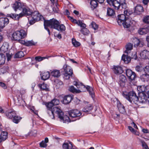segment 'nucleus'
Returning <instances> with one entry per match:
<instances>
[{
  "label": "nucleus",
  "mask_w": 149,
  "mask_h": 149,
  "mask_svg": "<svg viewBox=\"0 0 149 149\" xmlns=\"http://www.w3.org/2000/svg\"><path fill=\"white\" fill-rule=\"evenodd\" d=\"M59 102L58 100L54 99L51 102H44L47 108V112L51 118L54 119V114H57L61 121L64 122L63 112L58 107L54 106L59 104Z\"/></svg>",
  "instance_id": "f257e3e1"
},
{
  "label": "nucleus",
  "mask_w": 149,
  "mask_h": 149,
  "mask_svg": "<svg viewBox=\"0 0 149 149\" xmlns=\"http://www.w3.org/2000/svg\"><path fill=\"white\" fill-rule=\"evenodd\" d=\"M44 26H48L52 28H53L58 31H64L65 30V27L63 24H60V23L56 19L53 18L50 20H44Z\"/></svg>",
  "instance_id": "f03ea898"
},
{
  "label": "nucleus",
  "mask_w": 149,
  "mask_h": 149,
  "mask_svg": "<svg viewBox=\"0 0 149 149\" xmlns=\"http://www.w3.org/2000/svg\"><path fill=\"white\" fill-rule=\"evenodd\" d=\"M27 36V33L24 30L21 29L14 32L12 35L13 40L18 41L20 43V41H23L21 39L25 38Z\"/></svg>",
  "instance_id": "7ed1b4c3"
},
{
  "label": "nucleus",
  "mask_w": 149,
  "mask_h": 149,
  "mask_svg": "<svg viewBox=\"0 0 149 149\" xmlns=\"http://www.w3.org/2000/svg\"><path fill=\"white\" fill-rule=\"evenodd\" d=\"M68 18L72 22L77 24L79 26L83 28L81 30V32L82 34L84 35H88V34L89 31L88 29L85 28L86 27V24L83 23L81 20L77 21L72 17L68 16Z\"/></svg>",
  "instance_id": "20e7f679"
},
{
  "label": "nucleus",
  "mask_w": 149,
  "mask_h": 149,
  "mask_svg": "<svg viewBox=\"0 0 149 149\" xmlns=\"http://www.w3.org/2000/svg\"><path fill=\"white\" fill-rule=\"evenodd\" d=\"M123 96L129 100L130 102L132 103H136L138 101V97H137L136 94L133 91L130 92L129 93L127 92H124L123 93Z\"/></svg>",
  "instance_id": "39448f33"
},
{
  "label": "nucleus",
  "mask_w": 149,
  "mask_h": 149,
  "mask_svg": "<svg viewBox=\"0 0 149 149\" xmlns=\"http://www.w3.org/2000/svg\"><path fill=\"white\" fill-rule=\"evenodd\" d=\"M75 85L76 86L77 88H80V89L79 90H80L81 92H84L85 91V89H86L89 92L90 95H91L92 98H93L94 97L93 89L92 87L89 86H87V87H86L84 85L82 84H79L78 83H76Z\"/></svg>",
  "instance_id": "423d86ee"
},
{
  "label": "nucleus",
  "mask_w": 149,
  "mask_h": 149,
  "mask_svg": "<svg viewBox=\"0 0 149 149\" xmlns=\"http://www.w3.org/2000/svg\"><path fill=\"white\" fill-rule=\"evenodd\" d=\"M63 69L64 71L63 78L66 80L69 79L73 73L72 69L70 66L67 65H65L63 66Z\"/></svg>",
  "instance_id": "0eeeda50"
},
{
  "label": "nucleus",
  "mask_w": 149,
  "mask_h": 149,
  "mask_svg": "<svg viewBox=\"0 0 149 149\" xmlns=\"http://www.w3.org/2000/svg\"><path fill=\"white\" fill-rule=\"evenodd\" d=\"M31 17L32 19H30V18L29 19V23L31 24H33L36 21H38L40 20L42 16H41L40 14H38V12L35 11L33 13H31Z\"/></svg>",
  "instance_id": "6e6552de"
},
{
  "label": "nucleus",
  "mask_w": 149,
  "mask_h": 149,
  "mask_svg": "<svg viewBox=\"0 0 149 149\" xmlns=\"http://www.w3.org/2000/svg\"><path fill=\"white\" fill-rule=\"evenodd\" d=\"M69 116L72 118L78 117L81 115L80 111L78 110H72L68 112Z\"/></svg>",
  "instance_id": "1a4fd4ad"
},
{
  "label": "nucleus",
  "mask_w": 149,
  "mask_h": 149,
  "mask_svg": "<svg viewBox=\"0 0 149 149\" xmlns=\"http://www.w3.org/2000/svg\"><path fill=\"white\" fill-rule=\"evenodd\" d=\"M22 12L20 13L21 17L24 16H29L31 14L32 11L28 7H27L25 4V6L23 7Z\"/></svg>",
  "instance_id": "9d476101"
},
{
  "label": "nucleus",
  "mask_w": 149,
  "mask_h": 149,
  "mask_svg": "<svg viewBox=\"0 0 149 149\" xmlns=\"http://www.w3.org/2000/svg\"><path fill=\"white\" fill-rule=\"evenodd\" d=\"M16 111L13 109H8L5 112L6 116L8 118L12 119L16 115Z\"/></svg>",
  "instance_id": "9b49d317"
},
{
  "label": "nucleus",
  "mask_w": 149,
  "mask_h": 149,
  "mask_svg": "<svg viewBox=\"0 0 149 149\" xmlns=\"http://www.w3.org/2000/svg\"><path fill=\"white\" fill-rule=\"evenodd\" d=\"M107 1L110 5L113 6L115 9H118L120 6V2L116 0H107Z\"/></svg>",
  "instance_id": "f8f14e48"
},
{
  "label": "nucleus",
  "mask_w": 149,
  "mask_h": 149,
  "mask_svg": "<svg viewBox=\"0 0 149 149\" xmlns=\"http://www.w3.org/2000/svg\"><path fill=\"white\" fill-rule=\"evenodd\" d=\"M25 3H21L18 1H16L13 6V8L15 11H17V9L20 10L25 6Z\"/></svg>",
  "instance_id": "ddd939ff"
},
{
  "label": "nucleus",
  "mask_w": 149,
  "mask_h": 149,
  "mask_svg": "<svg viewBox=\"0 0 149 149\" xmlns=\"http://www.w3.org/2000/svg\"><path fill=\"white\" fill-rule=\"evenodd\" d=\"M126 73L127 76L131 80H134L136 77V75L134 72L131 70L127 69L126 70Z\"/></svg>",
  "instance_id": "4468645a"
},
{
  "label": "nucleus",
  "mask_w": 149,
  "mask_h": 149,
  "mask_svg": "<svg viewBox=\"0 0 149 149\" xmlns=\"http://www.w3.org/2000/svg\"><path fill=\"white\" fill-rule=\"evenodd\" d=\"M9 22V19L7 18H0V28L3 29L8 24Z\"/></svg>",
  "instance_id": "2eb2a0df"
},
{
  "label": "nucleus",
  "mask_w": 149,
  "mask_h": 149,
  "mask_svg": "<svg viewBox=\"0 0 149 149\" xmlns=\"http://www.w3.org/2000/svg\"><path fill=\"white\" fill-rule=\"evenodd\" d=\"M127 18L124 14L119 15L118 16L117 22L119 25L122 26V23Z\"/></svg>",
  "instance_id": "dca6fc26"
},
{
  "label": "nucleus",
  "mask_w": 149,
  "mask_h": 149,
  "mask_svg": "<svg viewBox=\"0 0 149 149\" xmlns=\"http://www.w3.org/2000/svg\"><path fill=\"white\" fill-rule=\"evenodd\" d=\"M147 97L144 93H140L139 96L138 97V101L142 103H144L148 100Z\"/></svg>",
  "instance_id": "f3484780"
},
{
  "label": "nucleus",
  "mask_w": 149,
  "mask_h": 149,
  "mask_svg": "<svg viewBox=\"0 0 149 149\" xmlns=\"http://www.w3.org/2000/svg\"><path fill=\"white\" fill-rule=\"evenodd\" d=\"M148 68H146V67L145 68L144 71L145 73L143 74L141 76V78L142 80H148L149 78V71L148 70Z\"/></svg>",
  "instance_id": "a211bd4d"
},
{
  "label": "nucleus",
  "mask_w": 149,
  "mask_h": 149,
  "mask_svg": "<svg viewBox=\"0 0 149 149\" xmlns=\"http://www.w3.org/2000/svg\"><path fill=\"white\" fill-rule=\"evenodd\" d=\"M126 81V77L124 75L122 74L120 76L118 83L121 86L123 87L125 85Z\"/></svg>",
  "instance_id": "6ab92c4d"
},
{
  "label": "nucleus",
  "mask_w": 149,
  "mask_h": 149,
  "mask_svg": "<svg viewBox=\"0 0 149 149\" xmlns=\"http://www.w3.org/2000/svg\"><path fill=\"white\" fill-rule=\"evenodd\" d=\"M20 43L26 46H30L35 45L36 43L34 42L33 40L25 41H20Z\"/></svg>",
  "instance_id": "aec40b11"
},
{
  "label": "nucleus",
  "mask_w": 149,
  "mask_h": 149,
  "mask_svg": "<svg viewBox=\"0 0 149 149\" xmlns=\"http://www.w3.org/2000/svg\"><path fill=\"white\" fill-rule=\"evenodd\" d=\"M73 99V97L72 95H67L64 97L62 102L65 104H67L70 103Z\"/></svg>",
  "instance_id": "412c9836"
},
{
  "label": "nucleus",
  "mask_w": 149,
  "mask_h": 149,
  "mask_svg": "<svg viewBox=\"0 0 149 149\" xmlns=\"http://www.w3.org/2000/svg\"><path fill=\"white\" fill-rule=\"evenodd\" d=\"M140 55L142 58L149 59V51L146 50L142 51L140 53Z\"/></svg>",
  "instance_id": "4be33fe9"
},
{
  "label": "nucleus",
  "mask_w": 149,
  "mask_h": 149,
  "mask_svg": "<svg viewBox=\"0 0 149 149\" xmlns=\"http://www.w3.org/2000/svg\"><path fill=\"white\" fill-rule=\"evenodd\" d=\"M113 69L114 73L117 74H121L123 72L122 68L119 66H114Z\"/></svg>",
  "instance_id": "5701e85b"
},
{
  "label": "nucleus",
  "mask_w": 149,
  "mask_h": 149,
  "mask_svg": "<svg viewBox=\"0 0 149 149\" xmlns=\"http://www.w3.org/2000/svg\"><path fill=\"white\" fill-rule=\"evenodd\" d=\"M41 79L44 80L48 79L50 77V74L48 72H43L40 74Z\"/></svg>",
  "instance_id": "b1692460"
},
{
  "label": "nucleus",
  "mask_w": 149,
  "mask_h": 149,
  "mask_svg": "<svg viewBox=\"0 0 149 149\" xmlns=\"http://www.w3.org/2000/svg\"><path fill=\"white\" fill-rule=\"evenodd\" d=\"M133 44L130 43H128L125 45L126 50L125 51V53L128 54L131 52V50L133 48Z\"/></svg>",
  "instance_id": "393cba45"
},
{
  "label": "nucleus",
  "mask_w": 149,
  "mask_h": 149,
  "mask_svg": "<svg viewBox=\"0 0 149 149\" xmlns=\"http://www.w3.org/2000/svg\"><path fill=\"white\" fill-rule=\"evenodd\" d=\"M8 137V133L6 132H2L0 136V143L4 141Z\"/></svg>",
  "instance_id": "a878e982"
},
{
  "label": "nucleus",
  "mask_w": 149,
  "mask_h": 149,
  "mask_svg": "<svg viewBox=\"0 0 149 149\" xmlns=\"http://www.w3.org/2000/svg\"><path fill=\"white\" fill-rule=\"evenodd\" d=\"M122 23V25L123 26V27L125 28H129L131 25V22L128 18L126 19L124 22Z\"/></svg>",
  "instance_id": "bb28decb"
},
{
  "label": "nucleus",
  "mask_w": 149,
  "mask_h": 149,
  "mask_svg": "<svg viewBox=\"0 0 149 149\" xmlns=\"http://www.w3.org/2000/svg\"><path fill=\"white\" fill-rule=\"evenodd\" d=\"M148 28L145 27L140 28L138 30V33L140 35L146 34L149 31Z\"/></svg>",
  "instance_id": "cd10ccee"
},
{
  "label": "nucleus",
  "mask_w": 149,
  "mask_h": 149,
  "mask_svg": "<svg viewBox=\"0 0 149 149\" xmlns=\"http://www.w3.org/2000/svg\"><path fill=\"white\" fill-rule=\"evenodd\" d=\"M51 74L52 76L55 77H58L61 75V74L59 70H54L51 72Z\"/></svg>",
  "instance_id": "c85d7f7f"
},
{
  "label": "nucleus",
  "mask_w": 149,
  "mask_h": 149,
  "mask_svg": "<svg viewBox=\"0 0 149 149\" xmlns=\"http://www.w3.org/2000/svg\"><path fill=\"white\" fill-rule=\"evenodd\" d=\"M143 10V7L140 5H138L135 7V12L138 14H140Z\"/></svg>",
  "instance_id": "c756f323"
},
{
  "label": "nucleus",
  "mask_w": 149,
  "mask_h": 149,
  "mask_svg": "<svg viewBox=\"0 0 149 149\" xmlns=\"http://www.w3.org/2000/svg\"><path fill=\"white\" fill-rule=\"evenodd\" d=\"M122 60L126 63L130 62L131 60V57L127 55L123 54L122 57Z\"/></svg>",
  "instance_id": "7c9ffc66"
},
{
  "label": "nucleus",
  "mask_w": 149,
  "mask_h": 149,
  "mask_svg": "<svg viewBox=\"0 0 149 149\" xmlns=\"http://www.w3.org/2000/svg\"><path fill=\"white\" fill-rule=\"evenodd\" d=\"M62 147L63 149H73L72 144L71 142H69V143H64L63 144Z\"/></svg>",
  "instance_id": "2f4dec72"
},
{
  "label": "nucleus",
  "mask_w": 149,
  "mask_h": 149,
  "mask_svg": "<svg viewBox=\"0 0 149 149\" xmlns=\"http://www.w3.org/2000/svg\"><path fill=\"white\" fill-rule=\"evenodd\" d=\"M117 107L120 112L122 113H125V107L120 103L119 102L118 103Z\"/></svg>",
  "instance_id": "473e14b6"
},
{
  "label": "nucleus",
  "mask_w": 149,
  "mask_h": 149,
  "mask_svg": "<svg viewBox=\"0 0 149 149\" xmlns=\"http://www.w3.org/2000/svg\"><path fill=\"white\" fill-rule=\"evenodd\" d=\"M9 16L13 19L16 20H18L20 18L22 17L20 14H17L11 13L9 15Z\"/></svg>",
  "instance_id": "72a5a7b5"
},
{
  "label": "nucleus",
  "mask_w": 149,
  "mask_h": 149,
  "mask_svg": "<svg viewBox=\"0 0 149 149\" xmlns=\"http://www.w3.org/2000/svg\"><path fill=\"white\" fill-rule=\"evenodd\" d=\"M48 138L47 137L45 138L44 141H42L40 143V146L42 148H46L47 146V143L48 142Z\"/></svg>",
  "instance_id": "f704fd0d"
},
{
  "label": "nucleus",
  "mask_w": 149,
  "mask_h": 149,
  "mask_svg": "<svg viewBox=\"0 0 149 149\" xmlns=\"http://www.w3.org/2000/svg\"><path fill=\"white\" fill-rule=\"evenodd\" d=\"M8 46L6 43H4L0 48V50L2 52L5 53L8 50Z\"/></svg>",
  "instance_id": "c9c22d12"
},
{
  "label": "nucleus",
  "mask_w": 149,
  "mask_h": 149,
  "mask_svg": "<svg viewBox=\"0 0 149 149\" xmlns=\"http://www.w3.org/2000/svg\"><path fill=\"white\" fill-rule=\"evenodd\" d=\"M38 86L42 90H45L47 91L49 90L47 85L44 83L39 84Z\"/></svg>",
  "instance_id": "e433bc0d"
},
{
  "label": "nucleus",
  "mask_w": 149,
  "mask_h": 149,
  "mask_svg": "<svg viewBox=\"0 0 149 149\" xmlns=\"http://www.w3.org/2000/svg\"><path fill=\"white\" fill-rule=\"evenodd\" d=\"M69 90L73 93H78L81 92L80 90L76 89L73 86H70L69 88Z\"/></svg>",
  "instance_id": "4c0bfd02"
},
{
  "label": "nucleus",
  "mask_w": 149,
  "mask_h": 149,
  "mask_svg": "<svg viewBox=\"0 0 149 149\" xmlns=\"http://www.w3.org/2000/svg\"><path fill=\"white\" fill-rule=\"evenodd\" d=\"M107 14L109 16H113L115 14V12L114 10L110 8L107 9Z\"/></svg>",
  "instance_id": "58836bf2"
},
{
  "label": "nucleus",
  "mask_w": 149,
  "mask_h": 149,
  "mask_svg": "<svg viewBox=\"0 0 149 149\" xmlns=\"http://www.w3.org/2000/svg\"><path fill=\"white\" fill-rule=\"evenodd\" d=\"M90 4L91 8L94 9L97 6V3L96 0H92L90 2Z\"/></svg>",
  "instance_id": "ea45409f"
},
{
  "label": "nucleus",
  "mask_w": 149,
  "mask_h": 149,
  "mask_svg": "<svg viewBox=\"0 0 149 149\" xmlns=\"http://www.w3.org/2000/svg\"><path fill=\"white\" fill-rule=\"evenodd\" d=\"M5 56L2 54H0V65L3 64L5 61Z\"/></svg>",
  "instance_id": "a19ab883"
},
{
  "label": "nucleus",
  "mask_w": 149,
  "mask_h": 149,
  "mask_svg": "<svg viewBox=\"0 0 149 149\" xmlns=\"http://www.w3.org/2000/svg\"><path fill=\"white\" fill-rule=\"evenodd\" d=\"M21 118L19 117L17 115L16 113L15 116L13 117V122L16 123H17L20 121Z\"/></svg>",
  "instance_id": "79ce46f5"
},
{
  "label": "nucleus",
  "mask_w": 149,
  "mask_h": 149,
  "mask_svg": "<svg viewBox=\"0 0 149 149\" xmlns=\"http://www.w3.org/2000/svg\"><path fill=\"white\" fill-rule=\"evenodd\" d=\"M93 109V107L91 104L85 107L83 109V111L85 112H89L91 110Z\"/></svg>",
  "instance_id": "37998d69"
},
{
  "label": "nucleus",
  "mask_w": 149,
  "mask_h": 149,
  "mask_svg": "<svg viewBox=\"0 0 149 149\" xmlns=\"http://www.w3.org/2000/svg\"><path fill=\"white\" fill-rule=\"evenodd\" d=\"M146 86H138L137 87L138 90L139 91L140 93H144L145 91V89Z\"/></svg>",
  "instance_id": "c03bdc74"
},
{
  "label": "nucleus",
  "mask_w": 149,
  "mask_h": 149,
  "mask_svg": "<svg viewBox=\"0 0 149 149\" xmlns=\"http://www.w3.org/2000/svg\"><path fill=\"white\" fill-rule=\"evenodd\" d=\"M49 57H41L40 56H36L35 58V59L36 61H40L43 60L45 58H48Z\"/></svg>",
  "instance_id": "a18cd8bd"
},
{
  "label": "nucleus",
  "mask_w": 149,
  "mask_h": 149,
  "mask_svg": "<svg viewBox=\"0 0 149 149\" xmlns=\"http://www.w3.org/2000/svg\"><path fill=\"white\" fill-rule=\"evenodd\" d=\"M24 56L23 52L22 51H20L16 53L15 56L16 58H20Z\"/></svg>",
  "instance_id": "49530a36"
},
{
  "label": "nucleus",
  "mask_w": 149,
  "mask_h": 149,
  "mask_svg": "<svg viewBox=\"0 0 149 149\" xmlns=\"http://www.w3.org/2000/svg\"><path fill=\"white\" fill-rule=\"evenodd\" d=\"M72 42L74 46L75 47H77L79 46L80 45V43L77 41L75 39L72 40Z\"/></svg>",
  "instance_id": "de8ad7c7"
},
{
  "label": "nucleus",
  "mask_w": 149,
  "mask_h": 149,
  "mask_svg": "<svg viewBox=\"0 0 149 149\" xmlns=\"http://www.w3.org/2000/svg\"><path fill=\"white\" fill-rule=\"evenodd\" d=\"M136 70L139 72H141L143 70H144L142 66H137L135 68Z\"/></svg>",
  "instance_id": "09e8293b"
},
{
  "label": "nucleus",
  "mask_w": 149,
  "mask_h": 149,
  "mask_svg": "<svg viewBox=\"0 0 149 149\" xmlns=\"http://www.w3.org/2000/svg\"><path fill=\"white\" fill-rule=\"evenodd\" d=\"M143 21L145 23L148 24L149 25V16H147L144 17Z\"/></svg>",
  "instance_id": "8fccbe9b"
},
{
  "label": "nucleus",
  "mask_w": 149,
  "mask_h": 149,
  "mask_svg": "<svg viewBox=\"0 0 149 149\" xmlns=\"http://www.w3.org/2000/svg\"><path fill=\"white\" fill-rule=\"evenodd\" d=\"M135 40V44L136 45V46H139L140 45V43L141 42L140 40L137 38H135L134 39Z\"/></svg>",
  "instance_id": "3c124183"
},
{
  "label": "nucleus",
  "mask_w": 149,
  "mask_h": 149,
  "mask_svg": "<svg viewBox=\"0 0 149 149\" xmlns=\"http://www.w3.org/2000/svg\"><path fill=\"white\" fill-rule=\"evenodd\" d=\"M92 28L95 30L97 29L98 27V25L94 22L92 23Z\"/></svg>",
  "instance_id": "603ef678"
},
{
  "label": "nucleus",
  "mask_w": 149,
  "mask_h": 149,
  "mask_svg": "<svg viewBox=\"0 0 149 149\" xmlns=\"http://www.w3.org/2000/svg\"><path fill=\"white\" fill-rule=\"evenodd\" d=\"M31 110L32 112H33L36 115L38 114V111L37 110H35V108L33 107L31 109Z\"/></svg>",
  "instance_id": "864d4df0"
},
{
  "label": "nucleus",
  "mask_w": 149,
  "mask_h": 149,
  "mask_svg": "<svg viewBox=\"0 0 149 149\" xmlns=\"http://www.w3.org/2000/svg\"><path fill=\"white\" fill-rule=\"evenodd\" d=\"M119 2H120V5H124L125 7L126 6V4L125 3V0H120Z\"/></svg>",
  "instance_id": "5fc2aeb1"
},
{
  "label": "nucleus",
  "mask_w": 149,
  "mask_h": 149,
  "mask_svg": "<svg viewBox=\"0 0 149 149\" xmlns=\"http://www.w3.org/2000/svg\"><path fill=\"white\" fill-rule=\"evenodd\" d=\"M128 127L129 129L131 132L134 134H136V132H135V130L132 127L129 126Z\"/></svg>",
  "instance_id": "6e6d98bb"
},
{
  "label": "nucleus",
  "mask_w": 149,
  "mask_h": 149,
  "mask_svg": "<svg viewBox=\"0 0 149 149\" xmlns=\"http://www.w3.org/2000/svg\"><path fill=\"white\" fill-rule=\"evenodd\" d=\"M0 86L3 88L4 89L6 88V86L5 84L2 82H0Z\"/></svg>",
  "instance_id": "4d7b16f0"
},
{
  "label": "nucleus",
  "mask_w": 149,
  "mask_h": 149,
  "mask_svg": "<svg viewBox=\"0 0 149 149\" xmlns=\"http://www.w3.org/2000/svg\"><path fill=\"white\" fill-rule=\"evenodd\" d=\"M6 56L7 57V60L9 61L10 60L11 58V55L8 53H6Z\"/></svg>",
  "instance_id": "13d9d810"
},
{
  "label": "nucleus",
  "mask_w": 149,
  "mask_h": 149,
  "mask_svg": "<svg viewBox=\"0 0 149 149\" xmlns=\"http://www.w3.org/2000/svg\"><path fill=\"white\" fill-rule=\"evenodd\" d=\"M124 15H126L127 16H128L130 15V13L128 12L127 10H124Z\"/></svg>",
  "instance_id": "bf43d9fd"
},
{
  "label": "nucleus",
  "mask_w": 149,
  "mask_h": 149,
  "mask_svg": "<svg viewBox=\"0 0 149 149\" xmlns=\"http://www.w3.org/2000/svg\"><path fill=\"white\" fill-rule=\"evenodd\" d=\"M132 58L135 60L137 59V56L136 55V53H134L133 56H132Z\"/></svg>",
  "instance_id": "052dcab7"
},
{
  "label": "nucleus",
  "mask_w": 149,
  "mask_h": 149,
  "mask_svg": "<svg viewBox=\"0 0 149 149\" xmlns=\"http://www.w3.org/2000/svg\"><path fill=\"white\" fill-rule=\"evenodd\" d=\"M142 131L144 133H149V131L148 130L146 129H143L142 130Z\"/></svg>",
  "instance_id": "680f3d73"
},
{
  "label": "nucleus",
  "mask_w": 149,
  "mask_h": 149,
  "mask_svg": "<svg viewBox=\"0 0 149 149\" xmlns=\"http://www.w3.org/2000/svg\"><path fill=\"white\" fill-rule=\"evenodd\" d=\"M149 2V0H143V2L145 5H147Z\"/></svg>",
  "instance_id": "e2e57ef3"
},
{
  "label": "nucleus",
  "mask_w": 149,
  "mask_h": 149,
  "mask_svg": "<svg viewBox=\"0 0 149 149\" xmlns=\"http://www.w3.org/2000/svg\"><path fill=\"white\" fill-rule=\"evenodd\" d=\"M3 38V35L0 33V43L2 41Z\"/></svg>",
  "instance_id": "0e129e2a"
},
{
  "label": "nucleus",
  "mask_w": 149,
  "mask_h": 149,
  "mask_svg": "<svg viewBox=\"0 0 149 149\" xmlns=\"http://www.w3.org/2000/svg\"><path fill=\"white\" fill-rule=\"evenodd\" d=\"M146 40L147 42L148 46L149 47V36H147L146 38Z\"/></svg>",
  "instance_id": "69168bd1"
},
{
  "label": "nucleus",
  "mask_w": 149,
  "mask_h": 149,
  "mask_svg": "<svg viewBox=\"0 0 149 149\" xmlns=\"http://www.w3.org/2000/svg\"><path fill=\"white\" fill-rule=\"evenodd\" d=\"M131 124L132 125H133V127L135 128H136L137 129H138V127H137V126L136 125V124L133 122L132 123H131Z\"/></svg>",
  "instance_id": "338daca9"
},
{
  "label": "nucleus",
  "mask_w": 149,
  "mask_h": 149,
  "mask_svg": "<svg viewBox=\"0 0 149 149\" xmlns=\"http://www.w3.org/2000/svg\"><path fill=\"white\" fill-rule=\"evenodd\" d=\"M65 14L68 15H70V13L69 12V11L68 10H65Z\"/></svg>",
  "instance_id": "774afa93"
}]
</instances>
